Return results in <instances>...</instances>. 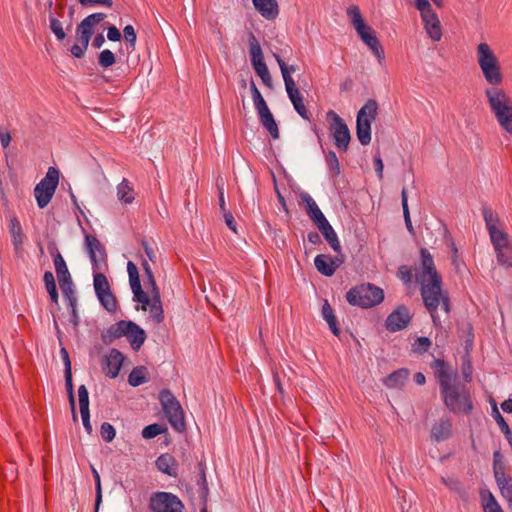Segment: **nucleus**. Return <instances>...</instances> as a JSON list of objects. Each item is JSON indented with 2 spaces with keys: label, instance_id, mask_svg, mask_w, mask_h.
<instances>
[{
  "label": "nucleus",
  "instance_id": "obj_38",
  "mask_svg": "<svg viewBox=\"0 0 512 512\" xmlns=\"http://www.w3.org/2000/svg\"><path fill=\"white\" fill-rule=\"evenodd\" d=\"M346 14L348 18L350 19V23L354 27L356 31L362 29L363 27L367 26L365 23L360 8L357 5H351L347 8Z\"/></svg>",
  "mask_w": 512,
  "mask_h": 512
},
{
  "label": "nucleus",
  "instance_id": "obj_64",
  "mask_svg": "<svg viewBox=\"0 0 512 512\" xmlns=\"http://www.w3.org/2000/svg\"><path fill=\"white\" fill-rule=\"evenodd\" d=\"M107 38L110 41L117 42L121 40L122 35L119 29L116 26L112 25L109 26L107 29Z\"/></svg>",
  "mask_w": 512,
  "mask_h": 512
},
{
  "label": "nucleus",
  "instance_id": "obj_61",
  "mask_svg": "<svg viewBox=\"0 0 512 512\" xmlns=\"http://www.w3.org/2000/svg\"><path fill=\"white\" fill-rule=\"evenodd\" d=\"M133 295V300L141 303L142 308L144 310L146 309V306L150 304V302L152 301V298L150 299L149 296L142 289L134 291Z\"/></svg>",
  "mask_w": 512,
  "mask_h": 512
},
{
  "label": "nucleus",
  "instance_id": "obj_35",
  "mask_svg": "<svg viewBox=\"0 0 512 512\" xmlns=\"http://www.w3.org/2000/svg\"><path fill=\"white\" fill-rule=\"evenodd\" d=\"M151 296L152 301L150 302V304H148L149 311L154 322L156 324H160L164 320V311L161 303L160 293L151 294Z\"/></svg>",
  "mask_w": 512,
  "mask_h": 512
},
{
  "label": "nucleus",
  "instance_id": "obj_25",
  "mask_svg": "<svg viewBox=\"0 0 512 512\" xmlns=\"http://www.w3.org/2000/svg\"><path fill=\"white\" fill-rule=\"evenodd\" d=\"M156 467L159 471L171 477L178 475V462L175 457L169 453L162 454L157 458Z\"/></svg>",
  "mask_w": 512,
  "mask_h": 512
},
{
  "label": "nucleus",
  "instance_id": "obj_58",
  "mask_svg": "<svg viewBox=\"0 0 512 512\" xmlns=\"http://www.w3.org/2000/svg\"><path fill=\"white\" fill-rule=\"evenodd\" d=\"M445 239H446L447 245L451 249V261H452V264L455 267H458V248L456 247V244H455L452 236L450 235V233H449V231L447 229L445 230Z\"/></svg>",
  "mask_w": 512,
  "mask_h": 512
},
{
  "label": "nucleus",
  "instance_id": "obj_37",
  "mask_svg": "<svg viewBox=\"0 0 512 512\" xmlns=\"http://www.w3.org/2000/svg\"><path fill=\"white\" fill-rule=\"evenodd\" d=\"M484 512H504L494 495L489 490L480 492Z\"/></svg>",
  "mask_w": 512,
  "mask_h": 512
},
{
  "label": "nucleus",
  "instance_id": "obj_57",
  "mask_svg": "<svg viewBox=\"0 0 512 512\" xmlns=\"http://www.w3.org/2000/svg\"><path fill=\"white\" fill-rule=\"evenodd\" d=\"M401 198H402V207H403L405 224H406L407 229L411 231L413 229V227H412V222L410 219V213H409V208H408L407 191L405 188L402 189Z\"/></svg>",
  "mask_w": 512,
  "mask_h": 512
},
{
  "label": "nucleus",
  "instance_id": "obj_34",
  "mask_svg": "<svg viewBox=\"0 0 512 512\" xmlns=\"http://www.w3.org/2000/svg\"><path fill=\"white\" fill-rule=\"evenodd\" d=\"M322 316L326 320L329 325L331 332L335 336H339L341 333L340 327L338 326V321L336 316L334 315V311L331 305L326 300L322 306Z\"/></svg>",
  "mask_w": 512,
  "mask_h": 512
},
{
  "label": "nucleus",
  "instance_id": "obj_32",
  "mask_svg": "<svg viewBox=\"0 0 512 512\" xmlns=\"http://www.w3.org/2000/svg\"><path fill=\"white\" fill-rule=\"evenodd\" d=\"M9 231H10V234H11L12 244L14 246V249L15 250L21 249L22 245L24 243L25 235L23 233V229H22L21 223L17 219V217H13L10 220Z\"/></svg>",
  "mask_w": 512,
  "mask_h": 512
},
{
  "label": "nucleus",
  "instance_id": "obj_1",
  "mask_svg": "<svg viewBox=\"0 0 512 512\" xmlns=\"http://www.w3.org/2000/svg\"><path fill=\"white\" fill-rule=\"evenodd\" d=\"M439 384L444 405L454 414L469 415L474 409L470 388L459 380L457 371L444 359L435 358L430 363Z\"/></svg>",
  "mask_w": 512,
  "mask_h": 512
},
{
  "label": "nucleus",
  "instance_id": "obj_47",
  "mask_svg": "<svg viewBox=\"0 0 512 512\" xmlns=\"http://www.w3.org/2000/svg\"><path fill=\"white\" fill-rule=\"evenodd\" d=\"M250 90H251L253 102L255 105V109L257 110V112L267 108L268 105H267L266 101L264 100L263 96L261 95L260 91L258 90L254 81H251V83H250Z\"/></svg>",
  "mask_w": 512,
  "mask_h": 512
},
{
  "label": "nucleus",
  "instance_id": "obj_30",
  "mask_svg": "<svg viewBox=\"0 0 512 512\" xmlns=\"http://www.w3.org/2000/svg\"><path fill=\"white\" fill-rule=\"evenodd\" d=\"M317 228L322 233L323 237L328 242L333 251L336 252L337 254H340L341 245L338 236L333 227L330 225L329 221H326L323 224L318 225Z\"/></svg>",
  "mask_w": 512,
  "mask_h": 512
},
{
  "label": "nucleus",
  "instance_id": "obj_27",
  "mask_svg": "<svg viewBox=\"0 0 512 512\" xmlns=\"http://www.w3.org/2000/svg\"><path fill=\"white\" fill-rule=\"evenodd\" d=\"M409 370L407 368H401L393 371L387 377L383 379V384L390 389L402 388L408 379Z\"/></svg>",
  "mask_w": 512,
  "mask_h": 512
},
{
  "label": "nucleus",
  "instance_id": "obj_29",
  "mask_svg": "<svg viewBox=\"0 0 512 512\" xmlns=\"http://www.w3.org/2000/svg\"><path fill=\"white\" fill-rule=\"evenodd\" d=\"M257 113L261 124L264 126V128H266L271 137L273 139H278L279 129L269 108L267 107L263 110L258 111Z\"/></svg>",
  "mask_w": 512,
  "mask_h": 512
},
{
  "label": "nucleus",
  "instance_id": "obj_8",
  "mask_svg": "<svg viewBox=\"0 0 512 512\" xmlns=\"http://www.w3.org/2000/svg\"><path fill=\"white\" fill-rule=\"evenodd\" d=\"M159 401L171 427L179 433L186 431L184 411L180 402L169 389L159 393Z\"/></svg>",
  "mask_w": 512,
  "mask_h": 512
},
{
  "label": "nucleus",
  "instance_id": "obj_44",
  "mask_svg": "<svg viewBox=\"0 0 512 512\" xmlns=\"http://www.w3.org/2000/svg\"><path fill=\"white\" fill-rule=\"evenodd\" d=\"M127 271L129 274V282H130L132 292L142 289L139 272H138L136 265L133 262H131V261L128 262Z\"/></svg>",
  "mask_w": 512,
  "mask_h": 512
},
{
  "label": "nucleus",
  "instance_id": "obj_45",
  "mask_svg": "<svg viewBox=\"0 0 512 512\" xmlns=\"http://www.w3.org/2000/svg\"><path fill=\"white\" fill-rule=\"evenodd\" d=\"M91 39H76V42L74 45L71 46L70 52L75 58H83L85 55V52L88 48L89 42Z\"/></svg>",
  "mask_w": 512,
  "mask_h": 512
},
{
  "label": "nucleus",
  "instance_id": "obj_48",
  "mask_svg": "<svg viewBox=\"0 0 512 512\" xmlns=\"http://www.w3.org/2000/svg\"><path fill=\"white\" fill-rule=\"evenodd\" d=\"M167 430V428L161 424H150L142 430V436L145 439H153L156 436L164 433Z\"/></svg>",
  "mask_w": 512,
  "mask_h": 512
},
{
  "label": "nucleus",
  "instance_id": "obj_52",
  "mask_svg": "<svg viewBox=\"0 0 512 512\" xmlns=\"http://www.w3.org/2000/svg\"><path fill=\"white\" fill-rule=\"evenodd\" d=\"M92 474H93V477L95 480V489H96L94 512H98L99 506L102 502L101 480H100V475H99L98 471L94 467H92Z\"/></svg>",
  "mask_w": 512,
  "mask_h": 512
},
{
  "label": "nucleus",
  "instance_id": "obj_54",
  "mask_svg": "<svg viewBox=\"0 0 512 512\" xmlns=\"http://www.w3.org/2000/svg\"><path fill=\"white\" fill-rule=\"evenodd\" d=\"M275 59L279 65V68L281 70L284 83L286 84V79L292 78L291 73H294L296 71V66L290 65L288 66L286 62L277 54H275Z\"/></svg>",
  "mask_w": 512,
  "mask_h": 512
},
{
  "label": "nucleus",
  "instance_id": "obj_43",
  "mask_svg": "<svg viewBox=\"0 0 512 512\" xmlns=\"http://www.w3.org/2000/svg\"><path fill=\"white\" fill-rule=\"evenodd\" d=\"M142 267H143V270H144V273L146 276L145 284L148 287V289H150L151 294L160 293L159 288L156 284L152 269L146 260L143 261Z\"/></svg>",
  "mask_w": 512,
  "mask_h": 512
},
{
  "label": "nucleus",
  "instance_id": "obj_42",
  "mask_svg": "<svg viewBox=\"0 0 512 512\" xmlns=\"http://www.w3.org/2000/svg\"><path fill=\"white\" fill-rule=\"evenodd\" d=\"M325 162L328 167L329 173L332 177H337L340 174V164L337 155L334 151L329 150L325 153Z\"/></svg>",
  "mask_w": 512,
  "mask_h": 512
},
{
  "label": "nucleus",
  "instance_id": "obj_36",
  "mask_svg": "<svg viewBox=\"0 0 512 512\" xmlns=\"http://www.w3.org/2000/svg\"><path fill=\"white\" fill-rule=\"evenodd\" d=\"M52 256H53V260H54V266H55V271L57 274L58 282L71 279V275L67 268L66 262H65L64 258L62 257V255L60 254V252H58L56 250V253L55 254L52 253Z\"/></svg>",
  "mask_w": 512,
  "mask_h": 512
},
{
  "label": "nucleus",
  "instance_id": "obj_49",
  "mask_svg": "<svg viewBox=\"0 0 512 512\" xmlns=\"http://www.w3.org/2000/svg\"><path fill=\"white\" fill-rule=\"evenodd\" d=\"M198 484L200 486V496H201L202 504L204 506H206L207 501H208L209 488H208L205 470L202 467L200 469V477H199Z\"/></svg>",
  "mask_w": 512,
  "mask_h": 512
},
{
  "label": "nucleus",
  "instance_id": "obj_3",
  "mask_svg": "<svg viewBox=\"0 0 512 512\" xmlns=\"http://www.w3.org/2000/svg\"><path fill=\"white\" fill-rule=\"evenodd\" d=\"M85 241L94 272V290L100 304L110 313L118 309V301L112 293L107 277L100 272L106 265V252L100 241L93 235H86Z\"/></svg>",
  "mask_w": 512,
  "mask_h": 512
},
{
  "label": "nucleus",
  "instance_id": "obj_10",
  "mask_svg": "<svg viewBox=\"0 0 512 512\" xmlns=\"http://www.w3.org/2000/svg\"><path fill=\"white\" fill-rule=\"evenodd\" d=\"M326 120L328 122V130L334 140L335 147L340 152H346L351 140L347 124L334 110H329L326 113Z\"/></svg>",
  "mask_w": 512,
  "mask_h": 512
},
{
  "label": "nucleus",
  "instance_id": "obj_28",
  "mask_svg": "<svg viewBox=\"0 0 512 512\" xmlns=\"http://www.w3.org/2000/svg\"><path fill=\"white\" fill-rule=\"evenodd\" d=\"M483 218L489 232L490 239L495 238L496 236H501V234L505 233L498 228L499 217L491 208L485 207L483 209Z\"/></svg>",
  "mask_w": 512,
  "mask_h": 512
},
{
  "label": "nucleus",
  "instance_id": "obj_4",
  "mask_svg": "<svg viewBox=\"0 0 512 512\" xmlns=\"http://www.w3.org/2000/svg\"><path fill=\"white\" fill-rule=\"evenodd\" d=\"M485 96L500 127L512 134V98L500 87H488Z\"/></svg>",
  "mask_w": 512,
  "mask_h": 512
},
{
  "label": "nucleus",
  "instance_id": "obj_56",
  "mask_svg": "<svg viewBox=\"0 0 512 512\" xmlns=\"http://www.w3.org/2000/svg\"><path fill=\"white\" fill-rule=\"evenodd\" d=\"M397 277L404 283L410 284L413 279V268L407 265H401L397 271Z\"/></svg>",
  "mask_w": 512,
  "mask_h": 512
},
{
  "label": "nucleus",
  "instance_id": "obj_15",
  "mask_svg": "<svg viewBox=\"0 0 512 512\" xmlns=\"http://www.w3.org/2000/svg\"><path fill=\"white\" fill-rule=\"evenodd\" d=\"M499 264L512 267V241L505 232L491 239Z\"/></svg>",
  "mask_w": 512,
  "mask_h": 512
},
{
  "label": "nucleus",
  "instance_id": "obj_14",
  "mask_svg": "<svg viewBox=\"0 0 512 512\" xmlns=\"http://www.w3.org/2000/svg\"><path fill=\"white\" fill-rule=\"evenodd\" d=\"M412 320V314L405 305H399L387 317L385 327L390 332L405 329Z\"/></svg>",
  "mask_w": 512,
  "mask_h": 512
},
{
  "label": "nucleus",
  "instance_id": "obj_41",
  "mask_svg": "<svg viewBox=\"0 0 512 512\" xmlns=\"http://www.w3.org/2000/svg\"><path fill=\"white\" fill-rule=\"evenodd\" d=\"M65 373V386L68 394L69 403L71 406L73 420L77 421V413L75 409L74 387L72 381V372L64 371Z\"/></svg>",
  "mask_w": 512,
  "mask_h": 512
},
{
  "label": "nucleus",
  "instance_id": "obj_2",
  "mask_svg": "<svg viewBox=\"0 0 512 512\" xmlns=\"http://www.w3.org/2000/svg\"><path fill=\"white\" fill-rule=\"evenodd\" d=\"M422 271L416 275V281L420 284V293L425 308L428 310L435 327L441 326V320L437 313L441 305L442 310L449 314L451 302L448 293L442 290V277L437 272L434 260L426 248L420 250Z\"/></svg>",
  "mask_w": 512,
  "mask_h": 512
},
{
  "label": "nucleus",
  "instance_id": "obj_51",
  "mask_svg": "<svg viewBox=\"0 0 512 512\" xmlns=\"http://www.w3.org/2000/svg\"><path fill=\"white\" fill-rule=\"evenodd\" d=\"M431 345L432 342L428 337H418L413 343L412 349L417 354H423L430 349Z\"/></svg>",
  "mask_w": 512,
  "mask_h": 512
},
{
  "label": "nucleus",
  "instance_id": "obj_16",
  "mask_svg": "<svg viewBox=\"0 0 512 512\" xmlns=\"http://www.w3.org/2000/svg\"><path fill=\"white\" fill-rule=\"evenodd\" d=\"M344 261V255L341 253L334 257L326 254H319L314 259V265L319 273L324 276L331 277L344 263Z\"/></svg>",
  "mask_w": 512,
  "mask_h": 512
},
{
  "label": "nucleus",
  "instance_id": "obj_62",
  "mask_svg": "<svg viewBox=\"0 0 512 512\" xmlns=\"http://www.w3.org/2000/svg\"><path fill=\"white\" fill-rule=\"evenodd\" d=\"M249 52L250 55L262 53L261 46L252 32L249 33Z\"/></svg>",
  "mask_w": 512,
  "mask_h": 512
},
{
  "label": "nucleus",
  "instance_id": "obj_24",
  "mask_svg": "<svg viewBox=\"0 0 512 512\" xmlns=\"http://www.w3.org/2000/svg\"><path fill=\"white\" fill-rule=\"evenodd\" d=\"M452 421L445 417L441 418L431 428V438L436 442L447 440L452 435Z\"/></svg>",
  "mask_w": 512,
  "mask_h": 512
},
{
  "label": "nucleus",
  "instance_id": "obj_11",
  "mask_svg": "<svg viewBox=\"0 0 512 512\" xmlns=\"http://www.w3.org/2000/svg\"><path fill=\"white\" fill-rule=\"evenodd\" d=\"M59 170L49 167L45 177L35 186L34 195L39 208H45L54 196L59 183Z\"/></svg>",
  "mask_w": 512,
  "mask_h": 512
},
{
  "label": "nucleus",
  "instance_id": "obj_60",
  "mask_svg": "<svg viewBox=\"0 0 512 512\" xmlns=\"http://www.w3.org/2000/svg\"><path fill=\"white\" fill-rule=\"evenodd\" d=\"M504 457L499 450L493 453V473L505 470Z\"/></svg>",
  "mask_w": 512,
  "mask_h": 512
},
{
  "label": "nucleus",
  "instance_id": "obj_22",
  "mask_svg": "<svg viewBox=\"0 0 512 512\" xmlns=\"http://www.w3.org/2000/svg\"><path fill=\"white\" fill-rule=\"evenodd\" d=\"M302 204L305 205V211L311 221L318 227V225L323 224L328 221L314 199L306 192H303L300 195Z\"/></svg>",
  "mask_w": 512,
  "mask_h": 512
},
{
  "label": "nucleus",
  "instance_id": "obj_12",
  "mask_svg": "<svg viewBox=\"0 0 512 512\" xmlns=\"http://www.w3.org/2000/svg\"><path fill=\"white\" fill-rule=\"evenodd\" d=\"M150 509L153 512H183L182 501L174 494L156 492L150 498Z\"/></svg>",
  "mask_w": 512,
  "mask_h": 512
},
{
  "label": "nucleus",
  "instance_id": "obj_13",
  "mask_svg": "<svg viewBox=\"0 0 512 512\" xmlns=\"http://www.w3.org/2000/svg\"><path fill=\"white\" fill-rule=\"evenodd\" d=\"M417 10L420 12V17L428 36L435 42L440 41L442 38V26L432 5Z\"/></svg>",
  "mask_w": 512,
  "mask_h": 512
},
{
  "label": "nucleus",
  "instance_id": "obj_5",
  "mask_svg": "<svg viewBox=\"0 0 512 512\" xmlns=\"http://www.w3.org/2000/svg\"><path fill=\"white\" fill-rule=\"evenodd\" d=\"M74 15V6H67L63 1H56L53 5V2L49 1V29L59 42H63L67 38V33L71 32L74 26Z\"/></svg>",
  "mask_w": 512,
  "mask_h": 512
},
{
  "label": "nucleus",
  "instance_id": "obj_46",
  "mask_svg": "<svg viewBox=\"0 0 512 512\" xmlns=\"http://www.w3.org/2000/svg\"><path fill=\"white\" fill-rule=\"evenodd\" d=\"M124 39L126 41L127 50L133 52L136 46V31L132 25H126L123 29Z\"/></svg>",
  "mask_w": 512,
  "mask_h": 512
},
{
  "label": "nucleus",
  "instance_id": "obj_40",
  "mask_svg": "<svg viewBox=\"0 0 512 512\" xmlns=\"http://www.w3.org/2000/svg\"><path fill=\"white\" fill-rule=\"evenodd\" d=\"M43 281L51 301L58 304V291L53 273L51 271H46L43 276Z\"/></svg>",
  "mask_w": 512,
  "mask_h": 512
},
{
  "label": "nucleus",
  "instance_id": "obj_20",
  "mask_svg": "<svg viewBox=\"0 0 512 512\" xmlns=\"http://www.w3.org/2000/svg\"><path fill=\"white\" fill-rule=\"evenodd\" d=\"M131 327L133 326L130 320H120L112 324L101 335L103 343L105 345L112 344L116 339L126 336Z\"/></svg>",
  "mask_w": 512,
  "mask_h": 512
},
{
  "label": "nucleus",
  "instance_id": "obj_53",
  "mask_svg": "<svg viewBox=\"0 0 512 512\" xmlns=\"http://www.w3.org/2000/svg\"><path fill=\"white\" fill-rule=\"evenodd\" d=\"M80 413L89 411V393L85 385H80L78 388Z\"/></svg>",
  "mask_w": 512,
  "mask_h": 512
},
{
  "label": "nucleus",
  "instance_id": "obj_50",
  "mask_svg": "<svg viewBox=\"0 0 512 512\" xmlns=\"http://www.w3.org/2000/svg\"><path fill=\"white\" fill-rule=\"evenodd\" d=\"M116 58L112 51L105 49L98 56V64L102 68H108L115 64Z\"/></svg>",
  "mask_w": 512,
  "mask_h": 512
},
{
  "label": "nucleus",
  "instance_id": "obj_21",
  "mask_svg": "<svg viewBox=\"0 0 512 512\" xmlns=\"http://www.w3.org/2000/svg\"><path fill=\"white\" fill-rule=\"evenodd\" d=\"M124 359V355L118 349L112 348L104 359V373L110 378L117 377L122 367Z\"/></svg>",
  "mask_w": 512,
  "mask_h": 512
},
{
  "label": "nucleus",
  "instance_id": "obj_63",
  "mask_svg": "<svg viewBox=\"0 0 512 512\" xmlns=\"http://www.w3.org/2000/svg\"><path fill=\"white\" fill-rule=\"evenodd\" d=\"M78 1L84 7L103 5V6L110 8L113 5V0H78Z\"/></svg>",
  "mask_w": 512,
  "mask_h": 512
},
{
  "label": "nucleus",
  "instance_id": "obj_9",
  "mask_svg": "<svg viewBox=\"0 0 512 512\" xmlns=\"http://www.w3.org/2000/svg\"><path fill=\"white\" fill-rule=\"evenodd\" d=\"M378 114V103L375 99H368L358 111L356 120V135L362 145L371 142V123Z\"/></svg>",
  "mask_w": 512,
  "mask_h": 512
},
{
  "label": "nucleus",
  "instance_id": "obj_23",
  "mask_svg": "<svg viewBox=\"0 0 512 512\" xmlns=\"http://www.w3.org/2000/svg\"><path fill=\"white\" fill-rule=\"evenodd\" d=\"M255 9L266 20H275L279 15V5L276 0H252Z\"/></svg>",
  "mask_w": 512,
  "mask_h": 512
},
{
  "label": "nucleus",
  "instance_id": "obj_17",
  "mask_svg": "<svg viewBox=\"0 0 512 512\" xmlns=\"http://www.w3.org/2000/svg\"><path fill=\"white\" fill-rule=\"evenodd\" d=\"M356 32L360 39L369 47V49L375 55L379 64H384L385 52L376 35V32L369 25L363 27L362 29Z\"/></svg>",
  "mask_w": 512,
  "mask_h": 512
},
{
  "label": "nucleus",
  "instance_id": "obj_26",
  "mask_svg": "<svg viewBox=\"0 0 512 512\" xmlns=\"http://www.w3.org/2000/svg\"><path fill=\"white\" fill-rule=\"evenodd\" d=\"M494 478L501 495L512 503V477L505 470L494 473Z\"/></svg>",
  "mask_w": 512,
  "mask_h": 512
},
{
  "label": "nucleus",
  "instance_id": "obj_59",
  "mask_svg": "<svg viewBox=\"0 0 512 512\" xmlns=\"http://www.w3.org/2000/svg\"><path fill=\"white\" fill-rule=\"evenodd\" d=\"M59 286L65 298L76 296L72 278L59 282Z\"/></svg>",
  "mask_w": 512,
  "mask_h": 512
},
{
  "label": "nucleus",
  "instance_id": "obj_31",
  "mask_svg": "<svg viewBox=\"0 0 512 512\" xmlns=\"http://www.w3.org/2000/svg\"><path fill=\"white\" fill-rule=\"evenodd\" d=\"M132 326L134 327H131L128 332V334H126L125 337H127V340L129 341L132 349L134 351H138L141 346L144 344L147 336H146V332L140 327L138 326L136 323L132 322Z\"/></svg>",
  "mask_w": 512,
  "mask_h": 512
},
{
  "label": "nucleus",
  "instance_id": "obj_55",
  "mask_svg": "<svg viewBox=\"0 0 512 512\" xmlns=\"http://www.w3.org/2000/svg\"><path fill=\"white\" fill-rule=\"evenodd\" d=\"M100 435L105 442L110 443L116 436V430L110 423L104 422L100 428Z\"/></svg>",
  "mask_w": 512,
  "mask_h": 512
},
{
  "label": "nucleus",
  "instance_id": "obj_39",
  "mask_svg": "<svg viewBox=\"0 0 512 512\" xmlns=\"http://www.w3.org/2000/svg\"><path fill=\"white\" fill-rule=\"evenodd\" d=\"M147 368L145 366H137L135 367L128 376V382L131 386L137 387L145 382H147L146 378Z\"/></svg>",
  "mask_w": 512,
  "mask_h": 512
},
{
  "label": "nucleus",
  "instance_id": "obj_18",
  "mask_svg": "<svg viewBox=\"0 0 512 512\" xmlns=\"http://www.w3.org/2000/svg\"><path fill=\"white\" fill-rule=\"evenodd\" d=\"M106 18V14L99 12L85 17L76 27V39H91L94 34V27Z\"/></svg>",
  "mask_w": 512,
  "mask_h": 512
},
{
  "label": "nucleus",
  "instance_id": "obj_6",
  "mask_svg": "<svg viewBox=\"0 0 512 512\" xmlns=\"http://www.w3.org/2000/svg\"><path fill=\"white\" fill-rule=\"evenodd\" d=\"M477 62L484 79L491 87H499L504 80L500 62L490 46L482 42L476 50Z\"/></svg>",
  "mask_w": 512,
  "mask_h": 512
},
{
  "label": "nucleus",
  "instance_id": "obj_33",
  "mask_svg": "<svg viewBox=\"0 0 512 512\" xmlns=\"http://www.w3.org/2000/svg\"><path fill=\"white\" fill-rule=\"evenodd\" d=\"M117 196L120 202L123 204H131L134 201V188L126 178H123L122 181L118 184Z\"/></svg>",
  "mask_w": 512,
  "mask_h": 512
},
{
  "label": "nucleus",
  "instance_id": "obj_7",
  "mask_svg": "<svg viewBox=\"0 0 512 512\" xmlns=\"http://www.w3.org/2000/svg\"><path fill=\"white\" fill-rule=\"evenodd\" d=\"M346 300L352 306L371 308L384 300V291L371 283H363L352 287L346 293Z\"/></svg>",
  "mask_w": 512,
  "mask_h": 512
},
{
  "label": "nucleus",
  "instance_id": "obj_19",
  "mask_svg": "<svg viewBox=\"0 0 512 512\" xmlns=\"http://www.w3.org/2000/svg\"><path fill=\"white\" fill-rule=\"evenodd\" d=\"M286 91L290 101L292 102L294 109L297 113L305 120H310L311 114L304 105L303 97L296 87L293 78L286 79Z\"/></svg>",
  "mask_w": 512,
  "mask_h": 512
}]
</instances>
